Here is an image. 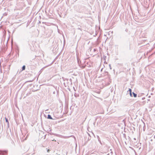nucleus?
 Wrapping results in <instances>:
<instances>
[{
  "label": "nucleus",
  "instance_id": "nucleus-9",
  "mask_svg": "<svg viewBox=\"0 0 155 155\" xmlns=\"http://www.w3.org/2000/svg\"><path fill=\"white\" fill-rule=\"evenodd\" d=\"M130 95L131 97H132V93H130Z\"/></svg>",
  "mask_w": 155,
  "mask_h": 155
},
{
  "label": "nucleus",
  "instance_id": "nucleus-2",
  "mask_svg": "<svg viewBox=\"0 0 155 155\" xmlns=\"http://www.w3.org/2000/svg\"><path fill=\"white\" fill-rule=\"evenodd\" d=\"M7 152L6 151H0V155H3V154H6Z\"/></svg>",
  "mask_w": 155,
  "mask_h": 155
},
{
  "label": "nucleus",
  "instance_id": "nucleus-5",
  "mask_svg": "<svg viewBox=\"0 0 155 155\" xmlns=\"http://www.w3.org/2000/svg\"><path fill=\"white\" fill-rule=\"evenodd\" d=\"M25 69V65L23 66V67H22V70H24Z\"/></svg>",
  "mask_w": 155,
  "mask_h": 155
},
{
  "label": "nucleus",
  "instance_id": "nucleus-10",
  "mask_svg": "<svg viewBox=\"0 0 155 155\" xmlns=\"http://www.w3.org/2000/svg\"><path fill=\"white\" fill-rule=\"evenodd\" d=\"M50 151V150L49 149H48V150H47V152H49Z\"/></svg>",
  "mask_w": 155,
  "mask_h": 155
},
{
  "label": "nucleus",
  "instance_id": "nucleus-3",
  "mask_svg": "<svg viewBox=\"0 0 155 155\" xmlns=\"http://www.w3.org/2000/svg\"><path fill=\"white\" fill-rule=\"evenodd\" d=\"M48 119H52V118L51 117V115H48Z\"/></svg>",
  "mask_w": 155,
  "mask_h": 155
},
{
  "label": "nucleus",
  "instance_id": "nucleus-11",
  "mask_svg": "<svg viewBox=\"0 0 155 155\" xmlns=\"http://www.w3.org/2000/svg\"><path fill=\"white\" fill-rule=\"evenodd\" d=\"M8 33H10V31H9L8 30Z\"/></svg>",
  "mask_w": 155,
  "mask_h": 155
},
{
  "label": "nucleus",
  "instance_id": "nucleus-6",
  "mask_svg": "<svg viewBox=\"0 0 155 155\" xmlns=\"http://www.w3.org/2000/svg\"><path fill=\"white\" fill-rule=\"evenodd\" d=\"M9 39H10V35H9V37H8V41H7V43L8 42V40H9Z\"/></svg>",
  "mask_w": 155,
  "mask_h": 155
},
{
  "label": "nucleus",
  "instance_id": "nucleus-1",
  "mask_svg": "<svg viewBox=\"0 0 155 155\" xmlns=\"http://www.w3.org/2000/svg\"><path fill=\"white\" fill-rule=\"evenodd\" d=\"M5 121L7 123V127L8 128L6 130V132L7 134V136L8 137V134H9V131L10 130V129L9 128V123L8 121V118H7L6 117H5Z\"/></svg>",
  "mask_w": 155,
  "mask_h": 155
},
{
  "label": "nucleus",
  "instance_id": "nucleus-8",
  "mask_svg": "<svg viewBox=\"0 0 155 155\" xmlns=\"http://www.w3.org/2000/svg\"><path fill=\"white\" fill-rule=\"evenodd\" d=\"M7 15V14L6 13H5V12L4 13V14H3V15Z\"/></svg>",
  "mask_w": 155,
  "mask_h": 155
},
{
  "label": "nucleus",
  "instance_id": "nucleus-7",
  "mask_svg": "<svg viewBox=\"0 0 155 155\" xmlns=\"http://www.w3.org/2000/svg\"><path fill=\"white\" fill-rule=\"evenodd\" d=\"M129 91L130 93H132V90H131V89H129Z\"/></svg>",
  "mask_w": 155,
  "mask_h": 155
},
{
  "label": "nucleus",
  "instance_id": "nucleus-4",
  "mask_svg": "<svg viewBox=\"0 0 155 155\" xmlns=\"http://www.w3.org/2000/svg\"><path fill=\"white\" fill-rule=\"evenodd\" d=\"M133 94L134 95V97H137V94L134 93V92H133Z\"/></svg>",
  "mask_w": 155,
  "mask_h": 155
}]
</instances>
